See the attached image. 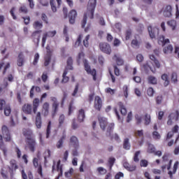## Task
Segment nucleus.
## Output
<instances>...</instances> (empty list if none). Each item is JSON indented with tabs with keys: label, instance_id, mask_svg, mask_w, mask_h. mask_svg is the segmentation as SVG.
<instances>
[{
	"label": "nucleus",
	"instance_id": "1",
	"mask_svg": "<svg viewBox=\"0 0 179 179\" xmlns=\"http://www.w3.org/2000/svg\"><path fill=\"white\" fill-rule=\"evenodd\" d=\"M97 0H89L87 12L84 15V17L83 19L81 26L82 27H85L86 26V23L87 22V17L90 19H93V15H94V9L96 8V3Z\"/></svg>",
	"mask_w": 179,
	"mask_h": 179
},
{
	"label": "nucleus",
	"instance_id": "2",
	"mask_svg": "<svg viewBox=\"0 0 179 179\" xmlns=\"http://www.w3.org/2000/svg\"><path fill=\"white\" fill-rule=\"evenodd\" d=\"M39 106L40 99L38 98L34 99L32 102V111L34 114H36L35 124L38 129H40L41 128V124H43L41 121V112H37V110H38Z\"/></svg>",
	"mask_w": 179,
	"mask_h": 179
},
{
	"label": "nucleus",
	"instance_id": "3",
	"mask_svg": "<svg viewBox=\"0 0 179 179\" xmlns=\"http://www.w3.org/2000/svg\"><path fill=\"white\" fill-rule=\"evenodd\" d=\"M2 110H4V115L6 117H9V115H10V113L12 112L10 105L9 103H6L3 99L0 101V110L2 111Z\"/></svg>",
	"mask_w": 179,
	"mask_h": 179
},
{
	"label": "nucleus",
	"instance_id": "4",
	"mask_svg": "<svg viewBox=\"0 0 179 179\" xmlns=\"http://www.w3.org/2000/svg\"><path fill=\"white\" fill-rule=\"evenodd\" d=\"M28 149H29V150L33 152H34V151L36 150V140H34V138H27L25 150H27Z\"/></svg>",
	"mask_w": 179,
	"mask_h": 179
},
{
	"label": "nucleus",
	"instance_id": "5",
	"mask_svg": "<svg viewBox=\"0 0 179 179\" xmlns=\"http://www.w3.org/2000/svg\"><path fill=\"white\" fill-rule=\"evenodd\" d=\"M83 63L86 72H87V73H90V75L93 76V79L96 80V69L92 70V69H90V66L87 62V60H84Z\"/></svg>",
	"mask_w": 179,
	"mask_h": 179
},
{
	"label": "nucleus",
	"instance_id": "6",
	"mask_svg": "<svg viewBox=\"0 0 179 179\" xmlns=\"http://www.w3.org/2000/svg\"><path fill=\"white\" fill-rule=\"evenodd\" d=\"M179 112L176 110L175 113H171L169 117V120L167 122L168 125H172L173 122L178 120Z\"/></svg>",
	"mask_w": 179,
	"mask_h": 179
},
{
	"label": "nucleus",
	"instance_id": "7",
	"mask_svg": "<svg viewBox=\"0 0 179 179\" xmlns=\"http://www.w3.org/2000/svg\"><path fill=\"white\" fill-rule=\"evenodd\" d=\"M99 48L102 52H105V54H108L110 55L111 54V47L108 43H100L99 44Z\"/></svg>",
	"mask_w": 179,
	"mask_h": 179
},
{
	"label": "nucleus",
	"instance_id": "8",
	"mask_svg": "<svg viewBox=\"0 0 179 179\" xmlns=\"http://www.w3.org/2000/svg\"><path fill=\"white\" fill-rule=\"evenodd\" d=\"M148 30L151 38H156V36L159 34V29L157 28H152L151 26H149Z\"/></svg>",
	"mask_w": 179,
	"mask_h": 179
},
{
	"label": "nucleus",
	"instance_id": "9",
	"mask_svg": "<svg viewBox=\"0 0 179 179\" xmlns=\"http://www.w3.org/2000/svg\"><path fill=\"white\" fill-rule=\"evenodd\" d=\"M163 15L165 17H171L173 16V8L171 6H166L164 8Z\"/></svg>",
	"mask_w": 179,
	"mask_h": 179
},
{
	"label": "nucleus",
	"instance_id": "10",
	"mask_svg": "<svg viewBox=\"0 0 179 179\" xmlns=\"http://www.w3.org/2000/svg\"><path fill=\"white\" fill-rule=\"evenodd\" d=\"M3 136L6 142H9L10 141V134H9V130L6 126H3L1 128Z\"/></svg>",
	"mask_w": 179,
	"mask_h": 179
},
{
	"label": "nucleus",
	"instance_id": "11",
	"mask_svg": "<svg viewBox=\"0 0 179 179\" xmlns=\"http://www.w3.org/2000/svg\"><path fill=\"white\" fill-rule=\"evenodd\" d=\"M103 106V103L101 101V98L100 96H95L94 99V108L100 111L101 110V107Z\"/></svg>",
	"mask_w": 179,
	"mask_h": 179
},
{
	"label": "nucleus",
	"instance_id": "12",
	"mask_svg": "<svg viewBox=\"0 0 179 179\" xmlns=\"http://www.w3.org/2000/svg\"><path fill=\"white\" fill-rule=\"evenodd\" d=\"M42 114L44 117H47L50 114V103L45 102L42 106Z\"/></svg>",
	"mask_w": 179,
	"mask_h": 179
},
{
	"label": "nucleus",
	"instance_id": "13",
	"mask_svg": "<svg viewBox=\"0 0 179 179\" xmlns=\"http://www.w3.org/2000/svg\"><path fill=\"white\" fill-rule=\"evenodd\" d=\"M98 120L99 121L101 129H102L103 131H106V127H107V119L103 116H99Z\"/></svg>",
	"mask_w": 179,
	"mask_h": 179
},
{
	"label": "nucleus",
	"instance_id": "14",
	"mask_svg": "<svg viewBox=\"0 0 179 179\" xmlns=\"http://www.w3.org/2000/svg\"><path fill=\"white\" fill-rule=\"evenodd\" d=\"M76 16H78V13H76V10H72L70 11L69 14V23H71V24H75V19H76Z\"/></svg>",
	"mask_w": 179,
	"mask_h": 179
},
{
	"label": "nucleus",
	"instance_id": "15",
	"mask_svg": "<svg viewBox=\"0 0 179 179\" xmlns=\"http://www.w3.org/2000/svg\"><path fill=\"white\" fill-rule=\"evenodd\" d=\"M41 30L39 31H35L33 32L31 37L34 40V42L36 44H38L40 43V36H41Z\"/></svg>",
	"mask_w": 179,
	"mask_h": 179
},
{
	"label": "nucleus",
	"instance_id": "16",
	"mask_svg": "<svg viewBox=\"0 0 179 179\" xmlns=\"http://www.w3.org/2000/svg\"><path fill=\"white\" fill-rule=\"evenodd\" d=\"M22 111L25 114L31 115V113L33 111V107L31 104L26 103L22 106Z\"/></svg>",
	"mask_w": 179,
	"mask_h": 179
},
{
	"label": "nucleus",
	"instance_id": "17",
	"mask_svg": "<svg viewBox=\"0 0 179 179\" xmlns=\"http://www.w3.org/2000/svg\"><path fill=\"white\" fill-rule=\"evenodd\" d=\"M51 101H52V108L54 113H57L58 111V107H59V103L57 101V99L54 96L50 97Z\"/></svg>",
	"mask_w": 179,
	"mask_h": 179
},
{
	"label": "nucleus",
	"instance_id": "18",
	"mask_svg": "<svg viewBox=\"0 0 179 179\" xmlns=\"http://www.w3.org/2000/svg\"><path fill=\"white\" fill-rule=\"evenodd\" d=\"M86 117L85 110L83 109H80L78 110V122H83L85 121V118Z\"/></svg>",
	"mask_w": 179,
	"mask_h": 179
},
{
	"label": "nucleus",
	"instance_id": "19",
	"mask_svg": "<svg viewBox=\"0 0 179 179\" xmlns=\"http://www.w3.org/2000/svg\"><path fill=\"white\" fill-rule=\"evenodd\" d=\"M33 164L34 167H38V173L40 174V176H43V167L41 165H38V159L37 158H34L33 159Z\"/></svg>",
	"mask_w": 179,
	"mask_h": 179
},
{
	"label": "nucleus",
	"instance_id": "20",
	"mask_svg": "<svg viewBox=\"0 0 179 179\" xmlns=\"http://www.w3.org/2000/svg\"><path fill=\"white\" fill-rule=\"evenodd\" d=\"M23 64H24V56L23 53H20L18 55V59L17 60V65L18 66H23Z\"/></svg>",
	"mask_w": 179,
	"mask_h": 179
},
{
	"label": "nucleus",
	"instance_id": "21",
	"mask_svg": "<svg viewBox=\"0 0 179 179\" xmlns=\"http://www.w3.org/2000/svg\"><path fill=\"white\" fill-rule=\"evenodd\" d=\"M70 143H71V145H73V146H74V148L79 147V141L78 140V138L75 136H73L71 137Z\"/></svg>",
	"mask_w": 179,
	"mask_h": 179
},
{
	"label": "nucleus",
	"instance_id": "22",
	"mask_svg": "<svg viewBox=\"0 0 179 179\" xmlns=\"http://www.w3.org/2000/svg\"><path fill=\"white\" fill-rule=\"evenodd\" d=\"M0 149L2 150L4 156H6V153H8V150L5 145L3 144V140L2 138V135H0Z\"/></svg>",
	"mask_w": 179,
	"mask_h": 179
},
{
	"label": "nucleus",
	"instance_id": "23",
	"mask_svg": "<svg viewBox=\"0 0 179 179\" xmlns=\"http://www.w3.org/2000/svg\"><path fill=\"white\" fill-rule=\"evenodd\" d=\"M178 164H179L178 161L176 162V163L174 164L173 167V171H170L168 173L170 178H173V174H176V173L177 172V169H178Z\"/></svg>",
	"mask_w": 179,
	"mask_h": 179
},
{
	"label": "nucleus",
	"instance_id": "24",
	"mask_svg": "<svg viewBox=\"0 0 179 179\" xmlns=\"http://www.w3.org/2000/svg\"><path fill=\"white\" fill-rule=\"evenodd\" d=\"M123 166L124 167V169H126V170H128V171H135V170H136V166H131L127 162L123 163Z\"/></svg>",
	"mask_w": 179,
	"mask_h": 179
},
{
	"label": "nucleus",
	"instance_id": "25",
	"mask_svg": "<svg viewBox=\"0 0 179 179\" xmlns=\"http://www.w3.org/2000/svg\"><path fill=\"white\" fill-rule=\"evenodd\" d=\"M159 44H162V45H166V44H169L170 43V40L165 39L164 36H161L158 39Z\"/></svg>",
	"mask_w": 179,
	"mask_h": 179
},
{
	"label": "nucleus",
	"instance_id": "26",
	"mask_svg": "<svg viewBox=\"0 0 179 179\" xmlns=\"http://www.w3.org/2000/svg\"><path fill=\"white\" fill-rule=\"evenodd\" d=\"M161 79L164 80V86L167 87V85L170 84V81L169 80V76L166 73H164L161 76Z\"/></svg>",
	"mask_w": 179,
	"mask_h": 179
},
{
	"label": "nucleus",
	"instance_id": "27",
	"mask_svg": "<svg viewBox=\"0 0 179 179\" xmlns=\"http://www.w3.org/2000/svg\"><path fill=\"white\" fill-rule=\"evenodd\" d=\"M10 166L9 167L10 171H15L17 169V164H16V161L15 159H12L10 162Z\"/></svg>",
	"mask_w": 179,
	"mask_h": 179
},
{
	"label": "nucleus",
	"instance_id": "28",
	"mask_svg": "<svg viewBox=\"0 0 179 179\" xmlns=\"http://www.w3.org/2000/svg\"><path fill=\"white\" fill-rule=\"evenodd\" d=\"M33 27L36 30H40V29H43V22L35 21L33 23Z\"/></svg>",
	"mask_w": 179,
	"mask_h": 179
},
{
	"label": "nucleus",
	"instance_id": "29",
	"mask_svg": "<svg viewBox=\"0 0 179 179\" xmlns=\"http://www.w3.org/2000/svg\"><path fill=\"white\" fill-rule=\"evenodd\" d=\"M123 148L125 150H129L131 149V143H129V138H124L123 142Z\"/></svg>",
	"mask_w": 179,
	"mask_h": 179
},
{
	"label": "nucleus",
	"instance_id": "30",
	"mask_svg": "<svg viewBox=\"0 0 179 179\" xmlns=\"http://www.w3.org/2000/svg\"><path fill=\"white\" fill-rule=\"evenodd\" d=\"M113 129H114V123H110L108 124L107 128L106 136H111V132H113Z\"/></svg>",
	"mask_w": 179,
	"mask_h": 179
},
{
	"label": "nucleus",
	"instance_id": "31",
	"mask_svg": "<svg viewBox=\"0 0 179 179\" xmlns=\"http://www.w3.org/2000/svg\"><path fill=\"white\" fill-rule=\"evenodd\" d=\"M118 106L120 108V113L122 115H127V108L124 106V103L122 102H119Z\"/></svg>",
	"mask_w": 179,
	"mask_h": 179
},
{
	"label": "nucleus",
	"instance_id": "32",
	"mask_svg": "<svg viewBox=\"0 0 179 179\" xmlns=\"http://www.w3.org/2000/svg\"><path fill=\"white\" fill-rule=\"evenodd\" d=\"M150 59L154 62L156 68H160V62H159V60H157L156 57H155V55H150Z\"/></svg>",
	"mask_w": 179,
	"mask_h": 179
},
{
	"label": "nucleus",
	"instance_id": "33",
	"mask_svg": "<svg viewBox=\"0 0 179 179\" xmlns=\"http://www.w3.org/2000/svg\"><path fill=\"white\" fill-rule=\"evenodd\" d=\"M148 83H150L151 85H157V78L155 76H150L148 77Z\"/></svg>",
	"mask_w": 179,
	"mask_h": 179
},
{
	"label": "nucleus",
	"instance_id": "34",
	"mask_svg": "<svg viewBox=\"0 0 179 179\" xmlns=\"http://www.w3.org/2000/svg\"><path fill=\"white\" fill-rule=\"evenodd\" d=\"M164 54H171L173 52V46L171 45H169L167 47L164 48Z\"/></svg>",
	"mask_w": 179,
	"mask_h": 179
},
{
	"label": "nucleus",
	"instance_id": "35",
	"mask_svg": "<svg viewBox=\"0 0 179 179\" xmlns=\"http://www.w3.org/2000/svg\"><path fill=\"white\" fill-rule=\"evenodd\" d=\"M73 61L72 59V57H69L67 59V69H70L72 71L73 69V67L72 66Z\"/></svg>",
	"mask_w": 179,
	"mask_h": 179
},
{
	"label": "nucleus",
	"instance_id": "36",
	"mask_svg": "<svg viewBox=\"0 0 179 179\" xmlns=\"http://www.w3.org/2000/svg\"><path fill=\"white\" fill-rule=\"evenodd\" d=\"M20 13H24V15H26L29 10H27V7L26 6H21L19 8Z\"/></svg>",
	"mask_w": 179,
	"mask_h": 179
},
{
	"label": "nucleus",
	"instance_id": "37",
	"mask_svg": "<svg viewBox=\"0 0 179 179\" xmlns=\"http://www.w3.org/2000/svg\"><path fill=\"white\" fill-rule=\"evenodd\" d=\"M50 4L52 12L55 13V12H57V6H55V0H50Z\"/></svg>",
	"mask_w": 179,
	"mask_h": 179
},
{
	"label": "nucleus",
	"instance_id": "38",
	"mask_svg": "<svg viewBox=\"0 0 179 179\" xmlns=\"http://www.w3.org/2000/svg\"><path fill=\"white\" fill-rule=\"evenodd\" d=\"M167 23H168L169 26L172 27L173 30H174L176 29V26H177V22H176V20H171L169 21Z\"/></svg>",
	"mask_w": 179,
	"mask_h": 179
},
{
	"label": "nucleus",
	"instance_id": "39",
	"mask_svg": "<svg viewBox=\"0 0 179 179\" xmlns=\"http://www.w3.org/2000/svg\"><path fill=\"white\" fill-rule=\"evenodd\" d=\"M68 73V71H66V70H65L63 73V79H62V83H66V82H68L69 80V78L66 76Z\"/></svg>",
	"mask_w": 179,
	"mask_h": 179
},
{
	"label": "nucleus",
	"instance_id": "40",
	"mask_svg": "<svg viewBox=\"0 0 179 179\" xmlns=\"http://www.w3.org/2000/svg\"><path fill=\"white\" fill-rule=\"evenodd\" d=\"M64 122H65V115H61L59 117V127H62Z\"/></svg>",
	"mask_w": 179,
	"mask_h": 179
},
{
	"label": "nucleus",
	"instance_id": "41",
	"mask_svg": "<svg viewBox=\"0 0 179 179\" xmlns=\"http://www.w3.org/2000/svg\"><path fill=\"white\" fill-rule=\"evenodd\" d=\"M51 156V152L50 150H48L45 152V156H44V160H45V164H47L48 163V161H47V157H50Z\"/></svg>",
	"mask_w": 179,
	"mask_h": 179
},
{
	"label": "nucleus",
	"instance_id": "42",
	"mask_svg": "<svg viewBox=\"0 0 179 179\" xmlns=\"http://www.w3.org/2000/svg\"><path fill=\"white\" fill-rule=\"evenodd\" d=\"M51 61V56L50 55H48L47 57H45V66H48L50 65V62Z\"/></svg>",
	"mask_w": 179,
	"mask_h": 179
},
{
	"label": "nucleus",
	"instance_id": "43",
	"mask_svg": "<svg viewBox=\"0 0 179 179\" xmlns=\"http://www.w3.org/2000/svg\"><path fill=\"white\" fill-rule=\"evenodd\" d=\"M155 150H156V148H155V145L149 144L148 152V153H155Z\"/></svg>",
	"mask_w": 179,
	"mask_h": 179
},
{
	"label": "nucleus",
	"instance_id": "44",
	"mask_svg": "<svg viewBox=\"0 0 179 179\" xmlns=\"http://www.w3.org/2000/svg\"><path fill=\"white\" fill-rule=\"evenodd\" d=\"M115 58H116L117 65H124V60H122L121 57H118L117 55H115Z\"/></svg>",
	"mask_w": 179,
	"mask_h": 179
},
{
	"label": "nucleus",
	"instance_id": "45",
	"mask_svg": "<svg viewBox=\"0 0 179 179\" xmlns=\"http://www.w3.org/2000/svg\"><path fill=\"white\" fill-rule=\"evenodd\" d=\"M145 125H149L150 124V115L146 114L145 115Z\"/></svg>",
	"mask_w": 179,
	"mask_h": 179
},
{
	"label": "nucleus",
	"instance_id": "46",
	"mask_svg": "<svg viewBox=\"0 0 179 179\" xmlns=\"http://www.w3.org/2000/svg\"><path fill=\"white\" fill-rule=\"evenodd\" d=\"M59 164H61V160H59L57 162V171H60V173L59 174V177H61V176H62V167L59 166Z\"/></svg>",
	"mask_w": 179,
	"mask_h": 179
},
{
	"label": "nucleus",
	"instance_id": "47",
	"mask_svg": "<svg viewBox=\"0 0 179 179\" xmlns=\"http://www.w3.org/2000/svg\"><path fill=\"white\" fill-rule=\"evenodd\" d=\"M50 133H51V122H49L48 128L46 130V138H49Z\"/></svg>",
	"mask_w": 179,
	"mask_h": 179
},
{
	"label": "nucleus",
	"instance_id": "48",
	"mask_svg": "<svg viewBox=\"0 0 179 179\" xmlns=\"http://www.w3.org/2000/svg\"><path fill=\"white\" fill-rule=\"evenodd\" d=\"M155 100L157 104H161L163 102V95H158Z\"/></svg>",
	"mask_w": 179,
	"mask_h": 179
},
{
	"label": "nucleus",
	"instance_id": "49",
	"mask_svg": "<svg viewBox=\"0 0 179 179\" xmlns=\"http://www.w3.org/2000/svg\"><path fill=\"white\" fill-rule=\"evenodd\" d=\"M152 138L154 139H157L159 140L160 139V138H162V136H160V134H159V132H157V131H154L152 133Z\"/></svg>",
	"mask_w": 179,
	"mask_h": 179
},
{
	"label": "nucleus",
	"instance_id": "50",
	"mask_svg": "<svg viewBox=\"0 0 179 179\" xmlns=\"http://www.w3.org/2000/svg\"><path fill=\"white\" fill-rule=\"evenodd\" d=\"M147 94H148V96H149L150 97H152L153 96V94H155V90H153V88L150 87L147 90Z\"/></svg>",
	"mask_w": 179,
	"mask_h": 179
},
{
	"label": "nucleus",
	"instance_id": "51",
	"mask_svg": "<svg viewBox=\"0 0 179 179\" xmlns=\"http://www.w3.org/2000/svg\"><path fill=\"white\" fill-rule=\"evenodd\" d=\"M80 43H82V35L79 36L78 38L75 43L74 47H79V45H80Z\"/></svg>",
	"mask_w": 179,
	"mask_h": 179
},
{
	"label": "nucleus",
	"instance_id": "52",
	"mask_svg": "<svg viewBox=\"0 0 179 179\" xmlns=\"http://www.w3.org/2000/svg\"><path fill=\"white\" fill-rule=\"evenodd\" d=\"M38 58H40V55H38V53H36L34 55L33 65H37V63L38 62Z\"/></svg>",
	"mask_w": 179,
	"mask_h": 179
},
{
	"label": "nucleus",
	"instance_id": "53",
	"mask_svg": "<svg viewBox=\"0 0 179 179\" xmlns=\"http://www.w3.org/2000/svg\"><path fill=\"white\" fill-rule=\"evenodd\" d=\"M90 38V35H87L85 39L83 41V44L85 47H89V39Z\"/></svg>",
	"mask_w": 179,
	"mask_h": 179
},
{
	"label": "nucleus",
	"instance_id": "54",
	"mask_svg": "<svg viewBox=\"0 0 179 179\" xmlns=\"http://www.w3.org/2000/svg\"><path fill=\"white\" fill-rule=\"evenodd\" d=\"M132 36V31L131 29H127L126 31V40H129Z\"/></svg>",
	"mask_w": 179,
	"mask_h": 179
},
{
	"label": "nucleus",
	"instance_id": "55",
	"mask_svg": "<svg viewBox=\"0 0 179 179\" xmlns=\"http://www.w3.org/2000/svg\"><path fill=\"white\" fill-rule=\"evenodd\" d=\"M141 155V151L136 152L134 157V161L136 162V163H138L139 162V158L138 157Z\"/></svg>",
	"mask_w": 179,
	"mask_h": 179
},
{
	"label": "nucleus",
	"instance_id": "56",
	"mask_svg": "<svg viewBox=\"0 0 179 179\" xmlns=\"http://www.w3.org/2000/svg\"><path fill=\"white\" fill-rule=\"evenodd\" d=\"M108 163L110 165V169H111V167H113V166H114V163H115V158H114V157L109 158Z\"/></svg>",
	"mask_w": 179,
	"mask_h": 179
},
{
	"label": "nucleus",
	"instance_id": "57",
	"mask_svg": "<svg viewBox=\"0 0 179 179\" xmlns=\"http://www.w3.org/2000/svg\"><path fill=\"white\" fill-rule=\"evenodd\" d=\"M97 171L99 173V174H106V173H107V170L103 167L97 168Z\"/></svg>",
	"mask_w": 179,
	"mask_h": 179
},
{
	"label": "nucleus",
	"instance_id": "58",
	"mask_svg": "<svg viewBox=\"0 0 179 179\" xmlns=\"http://www.w3.org/2000/svg\"><path fill=\"white\" fill-rule=\"evenodd\" d=\"M171 81L173 82V83H177V73H173L171 74Z\"/></svg>",
	"mask_w": 179,
	"mask_h": 179
},
{
	"label": "nucleus",
	"instance_id": "59",
	"mask_svg": "<svg viewBox=\"0 0 179 179\" xmlns=\"http://www.w3.org/2000/svg\"><path fill=\"white\" fill-rule=\"evenodd\" d=\"M143 55H142V54H138L136 56V60L138 61V62H143Z\"/></svg>",
	"mask_w": 179,
	"mask_h": 179
},
{
	"label": "nucleus",
	"instance_id": "60",
	"mask_svg": "<svg viewBox=\"0 0 179 179\" xmlns=\"http://www.w3.org/2000/svg\"><path fill=\"white\" fill-rule=\"evenodd\" d=\"M135 136H143V130H138L134 131Z\"/></svg>",
	"mask_w": 179,
	"mask_h": 179
},
{
	"label": "nucleus",
	"instance_id": "61",
	"mask_svg": "<svg viewBox=\"0 0 179 179\" xmlns=\"http://www.w3.org/2000/svg\"><path fill=\"white\" fill-rule=\"evenodd\" d=\"M47 37H48L47 34H44L42 38V47H44L45 42L47 41Z\"/></svg>",
	"mask_w": 179,
	"mask_h": 179
},
{
	"label": "nucleus",
	"instance_id": "62",
	"mask_svg": "<svg viewBox=\"0 0 179 179\" xmlns=\"http://www.w3.org/2000/svg\"><path fill=\"white\" fill-rule=\"evenodd\" d=\"M123 91H124V96L127 99V97H128V86L124 85L123 87Z\"/></svg>",
	"mask_w": 179,
	"mask_h": 179
},
{
	"label": "nucleus",
	"instance_id": "63",
	"mask_svg": "<svg viewBox=\"0 0 179 179\" xmlns=\"http://www.w3.org/2000/svg\"><path fill=\"white\" fill-rule=\"evenodd\" d=\"M46 34H48V37H54L57 34V31H48Z\"/></svg>",
	"mask_w": 179,
	"mask_h": 179
},
{
	"label": "nucleus",
	"instance_id": "64",
	"mask_svg": "<svg viewBox=\"0 0 179 179\" xmlns=\"http://www.w3.org/2000/svg\"><path fill=\"white\" fill-rule=\"evenodd\" d=\"M145 28H144V27H143V24H140V25H138V27H137V28H136V30H137V31L138 32V33H142V31H143V29H144Z\"/></svg>",
	"mask_w": 179,
	"mask_h": 179
}]
</instances>
